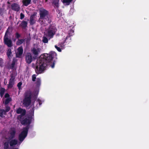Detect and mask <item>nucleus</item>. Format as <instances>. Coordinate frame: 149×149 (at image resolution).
Returning <instances> with one entry per match:
<instances>
[{"instance_id": "obj_1", "label": "nucleus", "mask_w": 149, "mask_h": 149, "mask_svg": "<svg viewBox=\"0 0 149 149\" xmlns=\"http://www.w3.org/2000/svg\"><path fill=\"white\" fill-rule=\"evenodd\" d=\"M56 53L55 52H51L49 54L45 53L42 55L39 59L37 61L35 68V71L38 74L42 73L47 66L49 65L54 68L55 64V61H53V59L57 58Z\"/></svg>"}, {"instance_id": "obj_2", "label": "nucleus", "mask_w": 149, "mask_h": 149, "mask_svg": "<svg viewBox=\"0 0 149 149\" xmlns=\"http://www.w3.org/2000/svg\"><path fill=\"white\" fill-rule=\"evenodd\" d=\"M39 15L38 22L41 25L50 24L52 22L51 17L49 15V11L45 9L42 8L39 10Z\"/></svg>"}, {"instance_id": "obj_3", "label": "nucleus", "mask_w": 149, "mask_h": 149, "mask_svg": "<svg viewBox=\"0 0 149 149\" xmlns=\"http://www.w3.org/2000/svg\"><path fill=\"white\" fill-rule=\"evenodd\" d=\"M32 93L29 90L26 91L24 94V98L22 100V104L24 107L29 106L31 102Z\"/></svg>"}, {"instance_id": "obj_4", "label": "nucleus", "mask_w": 149, "mask_h": 149, "mask_svg": "<svg viewBox=\"0 0 149 149\" xmlns=\"http://www.w3.org/2000/svg\"><path fill=\"white\" fill-rule=\"evenodd\" d=\"M57 31L56 27L52 24H51L46 30L45 35L50 39L53 38Z\"/></svg>"}, {"instance_id": "obj_5", "label": "nucleus", "mask_w": 149, "mask_h": 149, "mask_svg": "<svg viewBox=\"0 0 149 149\" xmlns=\"http://www.w3.org/2000/svg\"><path fill=\"white\" fill-rule=\"evenodd\" d=\"M29 126L26 125L23 128V131L19 135L18 139L19 140L22 142L27 136L29 130Z\"/></svg>"}, {"instance_id": "obj_6", "label": "nucleus", "mask_w": 149, "mask_h": 149, "mask_svg": "<svg viewBox=\"0 0 149 149\" xmlns=\"http://www.w3.org/2000/svg\"><path fill=\"white\" fill-rule=\"evenodd\" d=\"M32 119V116H31L25 117L22 119H20L21 124L23 125H27L30 127L29 125L31 124Z\"/></svg>"}, {"instance_id": "obj_7", "label": "nucleus", "mask_w": 149, "mask_h": 149, "mask_svg": "<svg viewBox=\"0 0 149 149\" xmlns=\"http://www.w3.org/2000/svg\"><path fill=\"white\" fill-rule=\"evenodd\" d=\"M16 133V129L14 127L10 128L8 132V138H6L5 139H8L10 140L13 139L15 137Z\"/></svg>"}, {"instance_id": "obj_8", "label": "nucleus", "mask_w": 149, "mask_h": 149, "mask_svg": "<svg viewBox=\"0 0 149 149\" xmlns=\"http://www.w3.org/2000/svg\"><path fill=\"white\" fill-rule=\"evenodd\" d=\"M10 78L9 79L8 84V88H12L15 84V77L13 74L10 75Z\"/></svg>"}, {"instance_id": "obj_9", "label": "nucleus", "mask_w": 149, "mask_h": 149, "mask_svg": "<svg viewBox=\"0 0 149 149\" xmlns=\"http://www.w3.org/2000/svg\"><path fill=\"white\" fill-rule=\"evenodd\" d=\"M16 113L17 114H21V115L19 116L18 118L22 119V117L24 116L26 113V111L25 109H23L21 107H19L16 110Z\"/></svg>"}, {"instance_id": "obj_10", "label": "nucleus", "mask_w": 149, "mask_h": 149, "mask_svg": "<svg viewBox=\"0 0 149 149\" xmlns=\"http://www.w3.org/2000/svg\"><path fill=\"white\" fill-rule=\"evenodd\" d=\"M3 42L4 44L8 47H11L13 46L12 41L9 38H3Z\"/></svg>"}, {"instance_id": "obj_11", "label": "nucleus", "mask_w": 149, "mask_h": 149, "mask_svg": "<svg viewBox=\"0 0 149 149\" xmlns=\"http://www.w3.org/2000/svg\"><path fill=\"white\" fill-rule=\"evenodd\" d=\"M11 9L16 12L19 11L20 9L19 5L16 3H14L11 5Z\"/></svg>"}, {"instance_id": "obj_12", "label": "nucleus", "mask_w": 149, "mask_h": 149, "mask_svg": "<svg viewBox=\"0 0 149 149\" xmlns=\"http://www.w3.org/2000/svg\"><path fill=\"white\" fill-rule=\"evenodd\" d=\"M25 59L26 62L30 64L32 61V56L30 53H28L26 55Z\"/></svg>"}, {"instance_id": "obj_13", "label": "nucleus", "mask_w": 149, "mask_h": 149, "mask_svg": "<svg viewBox=\"0 0 149 149\" xmlns=\"http://www.w3.org/2000/svg\"><path fill=\"white\" fill-rule=\"evenodd\" d=\"M18 52L16 54L17 57L21 58L23 53V49L22 46L19 47L17 49Z\"/></svg>"}, {"instance_id": "obj_14", "label": "nucleus", "mask_w": 149, "mask_h": 149, "mask_svg": "<svg viewBox=\"0 0 149 149\" xmlns=\"http://www.w3.org/2000/svg\"><path fill=\"white\" fill-rule=\"evenodd\" d=\"M74 33V31L72 29H70L68 33V36L66 38V39L65 40H64V42L62 43V44L63 45L64 44L65 41L66 40H68V39H69L70 40H71V38L70 37V36H72L73 35V33Z\"/></svg>"}, {"instance_id": "obj_15", "label": "nucleus", "mask_w": 149, "mask_h": 149, "mask_svg": "<svg viewBox=\"0 0 149 149\" xmlns=\"http://www.w3.org/2000/svg\"><path fill=\"white\" fill-rule=\"evenodd\" d=\"M10 146V147H13L17 145L18 143V141L15 139H11L9 140Z\"/></svg>"}, {"instance_id": "obj_16", "label": "nucleus", "mask_w": 149, "mask_h": 149, "mask_svg": "<svg viewBox=\"0 0 149 149\" xmlns=\"http://www.w3.org/2000/svg\"><path fill=\"white\" fill-rule=\"evenodd\" d=\"M40 49L39 48L36 49L34 47L31 50V52L34 56H38L39 53L40 52Z\"/></svg>"}, {"instance_id": "obj_17", "label": "nucleus", "mask_w": 149, "mask_h": 149, "mask_svg": "<svg viewBox=\"0 0 149 149\" xmlns=\"http://www.w3.org/2000/svg\"><path fill=\"white\" fill-rule=\"evenodd\" d=\"M35 17V15L33 14L31 15L30 17V24L31 25H33L36 22V21L34 19Z\"/></svg>"}, {"instance_id": "obj_18", "label": "nucleus", "mask_w": 149, "mask_h": 149, "mask_svg": "<svg viewBox=\"0 0 149 149\" xmlns=\"http://www.w3.org/2000/svg\"><path fill=\"white\" fill-rule=\"evenodd\" d=\"M27 22L26 21L23 20L19 26L22 28V29H25L27 27Z\"/></svg>"}, {"instance_id": "obj_19", "label": "nucleus", "mask_w": 149, "mask_h": 149, "mask_svg": "<svg viewBox=\"0 0 149 149\" xmlns=\"http://www.w3.org/2000/svg\"><path fill=\"white\" fill-rule=\"evenodd\" d=\"M10 143L9 140L4 141L3 143V146L4 149H8L9 148Z\"/></svg>"}, {"instance_id": "obj_20", "label": "nucleus", "mask_w": 149, "mask_h": 149, "mask_svg": "<svg viewBox=\"0 0 149 149\" xmlns=\"http://www.w3.org/2000/svg\"><path fill=\"white\" fill-rule=\"evenodd\" d=\"M31 0H23V4L26 6H27L31 3Z\"/></svg>"}, {"instance_id": "obj_21", "label": "nucleus", "mask_w": 149, "mask_h": 149, "mask_svg": "<svg viewBox=\"0 0 149 149\" xmlns=\"http://www.w3.org/2000/svg\"><path fill=\"white\" fill-rule=\"evenodd\" d=\"M59 0H53L52 3L54 5V7L58 8L59 7Z\"/></svg>"}, {"instance_id": "obj_22", "label": "nucleus", "mask_w": 149, "mask_h": 149, "mask_svg": "<svg viewBox=\"0 0 149 149\" xmlns=\"http://www.w3.org/2000/svg\"><path fill=\"white\" fill-rule=\"evenodd\" d=\"M25 39H19L16 42V44L17 45H19L25 42Z\"/></svg>"}, {"instance_id": "obj_23", "label": "nucleus", "mask_w": 149, "mask_h": 149, "mask_svg": "<svg viewBox=\"0 0 149 149\" xmlns=\"http://www.w3.org/2000/svg\"><path fill=\"white\" fill-rule=\"evenodd\" d=\"M5 91L4 88H1L0 89V94L1 97H3Z\"/></svg>"}, {"instance_id": "obj_24", "label": "nucleus", "mask_w": 149, "mask_h": 149, "mask_svg": "<svg viewBox=\"0 0 149 149\" xmlns=\"http://www.w3.org/2000/svg\"><path fill=\"white\" fill-rule=\"evenodd\" d=\"M72 1V0H62V2L63 3H66V5H68Z\"/></svg>"}, {"instance_id": "obj_25", "label": "nucleus", "mask_w": 149, "mask_h": 149, "mask_svg": "<svg viewBox=\"0 0 149 149\" xmlns=\"http://www.w3.org/2000/svg\"><path fill=\"white\" fill-rule=\"evenodd\" d=\"M3 114H6L5 110L3 109H0V116L2 118H3Z\"/></svg>"}, {"instance_id": "obj_26", "label": "nucleus", "mask_w": 149, "mask_h": 149, "mask_svg": "<svg viewBox=\"0 0 149 149\" xmlns=\"http://www.w3.org/2000/svg\"><path fill=\"white\" fill-rule=\"evenodd\" d=\"M11 54L12 52L11 49H8L7 52L6 54L9 58H10L11 57Z\"/></svg>"}, {"instance_id": "obj_27", "label": "nucleus", "mask_w": 149, "mask_h": 149, "mask_svg": "<svg viewBox=\"0 0 149 149\" xmlns=\"http://www.w3.org/2000/svg\"><path fill=\"white\" fill-rule=\"evenodd\" d=\"M36 84L37 86H39L41 84V80L40 78H38L36 79Z\"/></svg>"}, {"instance_id": "obj_28", "label": "nucleus", "mask_w": 149, "mask_h": 149, "mask_svg": "<svg viewBox=\"0 0 149 149\" xmlns=\"http://www.w3.org/2000/svg\"><path fill=\"white\" fill-rule=\"evenodd\" d=\"M12 100L11 98V97H9L6 98L5 101V105L7 104L10 102Z\"/></svg>"}, {"instance_id": "obj_29", "label": "nucleus", "mask_w": 149, "mask_h": 149, "mask_svg": "<svg viewBox=\"0 0 149 149\" xmlns=\"http://www.w3.org/2000/svg\"><path fill=\"white\" fill-rule=\"evenodd\" d=\"M47 37L43 36V37L42 41L44 43H47L48 42V39Z\"/></svg>"}, {"instance_id": "obj_30", "label": "nucleus", "mask_w": 149, "mask_h": 149, "mask_svg": "<svg viewBox=\"0 0 149 149\" xmlns=\"http://www.w3.org/2000/svg\"><path fill=\"white\" fill-rule=\"evenodd\" d=\"M22 85V83L21 82H19L17 84V86L18 87V88L19 90L22 89L21 86Z\"/></svg>"}, {"instance_id": "obj_31", "label": "nucleus", "mask_w": 149, "mask_h": 149, "mask_svg": "<svg viewBox=\"0 0 149 149\" xmlns=\"http://www.w3.org/2000/svg\"><path fill=\"white\" fill-rule=\"evenodd\" d=\"M10 109V107L8 106H6V109L5 110V113L8 112Z\"/></svg>"}, {"instance_id": "obj_32", "label": "nucleus", "mask_w": 149, "mask_h": 149, "mask_svg": "<svg viewBox=\"0 0 149 149\" xmlns=\"http://www.w3.org/2000/svg\"><path fill=\"white\" fill-rule=\"evenodd\" d=\"M24 39H25V40L26 41V43H29L30 41L31 38L30 37H28Z\"/></svg>"}, {"instance_id": "obj_33", "label": "nucleus", "mask_w": 149, "mask_h": 149, "mask_svg": "<svg viewBox=\"0 0 149 149\" xmlns=\"http://www.w3.org/2000/svg\"><path fill=\"white\" fill-rule=\"evenodd\" d=\"M36 75L35 74H33L32 76V80L33 81H36Z\"/></svg>"}, {"instance_id": "obj_34", "label": "nucleus", "mask_w": 149, "mask_h": 149, "mask_svg": "<svg viewBox=\"0 0 149 149\" xmlns=\"http://www.w3.org/2000/svg\"><path fill=\"white\" fill-rule=\"evenodd\" d=\"M15 37H16V38L17 39L19 38V37H20V35L19 33H18L17 32L15 33Z\"/></svg>"}, {"instance_id": "obj_35", "label": "nucleus", "mask_w": 149, "mask_h": 149, "mask_svg": "<svg viewBox=\"0 0 149 149\" xmlns=\"http://www.w3.org/2000/svg\"><path fill=\"white\" fill-rule=\"evenodd\" d=\"M55 47L58 52H61V49L59 47H58L57 45H55Z\"/></svg>"}, {"instance_id": "obj_36", "label": "nucleus", "mask_w": 149, "mask_h": 149, "mask_svg": "<svg viewBox=\"0 0 149 149\" xmlns=\"http://www.w3.org/2000/svg\"><path fill=\"white\" fill-rule=\"evenodd\" d=\"M24 17V15L22 13L20 14V19H23Z\"/></svg>"}, {"instance_id": "obj_37", "label": "nucleus", "mask_w": 149, "mask_h": 149, "mask_svg": "<svg viewBox=\"0 0 149 149\" xmlns=\"http://www.w3.org/2000/svg\"><path fill=\"white\" fill-rule=\"evenodd\" d=\"M9 33L5 32L3 38H8Z\"/></svg>"}, {"instance_id": "obj_38", "label": "nucleus", "mask_w": 149, "mask_h": 149, "mask_svg": "<svg viewBox=\"0 0 149 149\" xmlns=\"http://www.w3.org/2000/svg\"><path fill=\"white\" fill-rule=\"evenodd\" d=\"M15 65V63L14 62H13L10 65L11 69H13L14 68Z\"/></svg>"}, {"instance_id": "obj_39", "label": "nucleus", "mask_w": 149, "mask_h": 149, "mask_svg": "<svg viewBox=\"0 0 149 149\" xmlns=\"http://www.w3.org/2000/svg\"><path fill=\"white\" fill-rule=\"evenodd\" d=\"M37 101L38 102L39 105H40L42 104V102L41 100L40 99H38L37 100Z\"/></svg>"}, {"instance_id": "obj_40", "label": "nucleus", "mask_w": 149, "mask_h": 149, "mask_svg": "<svg viewBox=\"0 0 149 149\" xmlns=\"http://www.w3.org/2000/svg\"><path fill=\"white\" fill-rule=\"evenodd\" d=\"M10 95L8 93H6L4 95V97L5 98H9V97Z\"/></svg>"}, {"instance_id": "obj_41", "label": "nucleus", "mask_w": 149, "mask_h": 149, "mask_svg": "<svg viewBox=\"0 0 149 149\" xmlns=\"http://www.w3.org/2000/svg\"><path fill=\"white\" fill-rule=\"evenodd\" d=\"M9 28L7 29L6 32L9 33Z\"/></svg>"}, {"instance_id": "obj_42", "label": "nucleus", "mask_w": 149, "mask_h": 149, "mask_svg": "<svg viewBox=\"0 0 149 149\" xmlns=\"http://www.w3.org/2000/svg\"><path fill=\"white\" fill-rule=\"evenodd\" d=\"M32 110L31 111H32V113H33V114H34V110L33 109H32Z\"/></svg>"}, {"instance_id": "obj_43", "label": "nucleus", "mask_w": 149, "mask_h": 149, "mask_svg": "<svg viewBox=\"0 0 149 149\" xmlns=\"http://www.w3.org/2000/svg\"><path fill=\"white\" fill-rule=\"evenodd\" d=\"M64 41H63V42H61V44H60V45H61V46H62V45H63L64 44H63V45H62V43L63 42H64Z\"/></svg>"}, {"instance_id": "obj_44", "label": "nucleus", "mask_w": 149, "mask_h": 149, "mask_svg": "<svg viewBox=\"0 0 149 149\" xmlns=\"http://www.w3.org/2000/svg\"><path fill=\"white\" fill-rule=\"evenodd\" d=\"M1 26H0V30H1Z\"/></svg>"}, {"instance_id": "obj_45", "label": "nucleus", "mask_w": 149, "mask_h": 149, "mask_svg": "<svg viewBox=\"0 0 149 149\" xmlns=\"http://www.w3.org/2000/svg\"><path fill=\"white\" fill-rule=\"evenodd\" d=\"M0 60H3L1 58H0Z\"/></svg>"}, {"instance_id": "obj_46", "label": "nucleus", "mask_w": 149, "mask_h": 149, "mask_svg": "<svg viewBox=\"0 0 149 149\" xmlns=\"http://www.w3.org/2000/svg\"><path fill=\"white\" fill-rule=\"evenodd\" d=\"M47 0H45V2H47Z\"/></svg>"}]
</instances>
